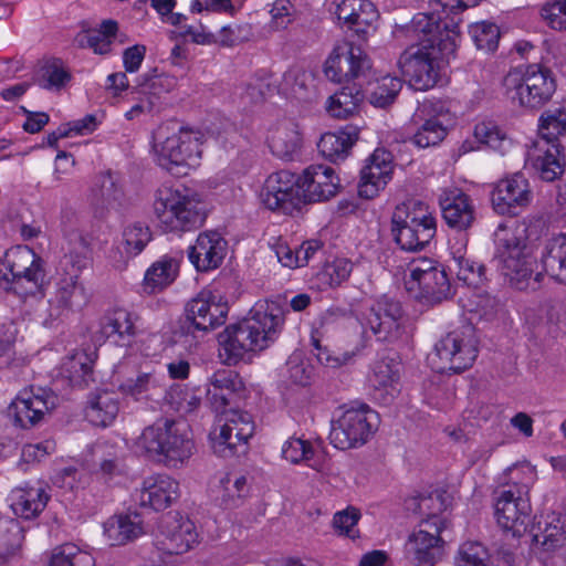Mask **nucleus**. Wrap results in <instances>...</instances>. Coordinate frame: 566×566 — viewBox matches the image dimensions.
Listing matches in <instances>:
<instances>
[{"mask_svg":"<svg viewBox=\"0 0 566 566\" xmlns=\"http://www.w3.org/2000/svg\"><path fill=\"white\" fill-rule=\"evenodd\" d=\"M480 0H431L428 11L413 17V30L420 39L407 49L398 66L409 85L417 91L432 88L446 63L455 56L461 43L459 13L478 6Z\"/></svg>","mask_w":566,"mask_h":566,"instance_id":"f257e3e1","label":"nucleus"},{"mask_svg":"<svg viewBox=\"0 0 566 566\" xmlns=\"http://www.w3.org/2000/svg\"><path fill=\"white\" fill-rule=\"evenodd\" d=\"M283 324L284 311L279 302H256L248 317L219 334L220 356L229 365L250 358L276 340Z\"/></svg>","mask_w":566,"mask_h":566,"instance_id":"f03ea898","label":"nucleus"},{"mask_svg":"<svg viewBox=\"0 0 566 566\" xmlns=\"http://www.w3.org/2000/svg\"><path fill=\"white\" fill-rule=\"evenodd\" d=\"M205 143L201 130L163 124L151 135L149 155L159 168L185 176L200 166Z\"/></svg>","mask_w":566,"mask_h":566,"instance_id":"7ed1b4c3","label":"nucleus"},{"mask_svg":"<svg viewBox=\"0 0 566 566\" xmlns=\"http://www.w3.org/2000/svg\"><path fill=\"white\" fill-rule=\"evenodd\" d=\"M495 256L500 270L507 282L516 290L535 289L541 273L533 247L527 243V227L511 220L500 223L494 231Z\"/></svg>","mask_w":566,"mask_h":566,"instance_id":"20e7f679","label":"nucleus"},{"mask_svg":"<svg viewBox=\"0 0 566 566\" xmlns=\"http://www.w3.org/2000/svg\"><path fill=\"white\" fill-rule=\"evenodd\" d=\"M135 449L168 468H179L192 457L196 447L186 422L163 420L142 431Z\"/></svg>","mask_w":566,"mask_h":566,"instance_id":"39448f33","label":"nucleus"},{"mask_svg":"<svg viewBox=\"0 0 566 566\" xmlns=\"http://www.w3.org/2000/svg\"><path fill=\"white\" fill-rule=\"evenodd\" d=\"M514 481L509 489L499 492L494 503V516L499 526L514 537L523 536L531 525L530 488L535 481V471L530 465L509 469Z\"/></svg>","mask_w":566,"mask_h":566,"instance_id":"423d86ee","label":"nucleus"},{"mask_svg":"<svg viewBox=\"0 0 566 566\" xmlns=\"http://www.w3.org/2000/svg\"><path fill=\"white\" fill-rule=\"evenodd\" d=\"M556 87L553 71L537 63L513 67L503 78L506 98L513 105L530 111L539 109L547 104Z\"/></svg>","mask_w":566,"mask_h":566,"instance_id":"0eeeda50","label":"nucleus"},{"mask_svg":"<svg viewBox=\"0 0 566 566\" xmlns=\"http://www.w3.org/2000/svg\"><path fill=\"white\" fill-rule=\"evenodd\" d=\"M154 213L165 231H190L202 221V198L186 188L161 187L156 192Z\"/></svg>","mask_w":566,"mask_h":566,"instance_id":"6e6552de","label":"nucleus"},{"mask_svg":"<svg viewBox=\"0 0 566 566\" xmlns=\"http://www.w3.org/2000/svg\"><path fill=\"white\" fill-rule=\"evenodd\" d=\"M391 222L396 242L407 251L423 249L437 231L433 210L428 203L417 199L398 205Z\"/></svg>","mask_w":566,"mask_h":566,"instance_id":"1a4fd4ad","label":"nucleus"},{"mask_svg":"<svg viewBox=\"0 0 566 566\" xmlns=\"http://www.w3.org/2000/svg\"><path fill=\"white\" fill-rule=\"evenodd\" d=\"M44 280L43 260L28 245H14L0 262V281L4 290L27 296L38 292Z\"/></svg>","mask_w":566,"mask_h":566,"instance_id":"9d476101","label":"nucleus"},{"mask_svg":"<svg viewBox=\"0 0 566 566\" xmlns=\"http://www.w3.org/2000/svg\"><path fill=\"white\" fill-rule=\"evenodd\" d=\"M254 433L252 417L238 409L216 415L208 433V447L218 458L230 459L244 448Z\"/></svg>","mask_w":566,"mask_h":566,"instance_id":"9b49d317","label":"nucleus"},{"mask_svg":"<svg viewBox=\"0 0 566 566\" xmlns=\"http://www.w3.org/2000/svg\"><path fill=\"white\" fill-rule=\"evenodd\" d=\"M476 356L478 340L473 328L467 325L443 336L428 361L438 373H460L471 367Z\"/></svg>","mask_w":566,"mask_h":566,"instance_id":"f8f14e48","label":"nucleus"},{"mask_svg":"<svg viewBox=\"0 0 566 566\" xmlns=\"http://www.w3.org/2000/svg\"><path fill=\"white\" fill-rule=\"evenodd\" d=\"M403 284L411 297L429 304L451 295V285L442 266L429 259H415L405 270Z\"/></svg>","mask_w":566,"mask_h":566,"instance_id":"ddd939ff","label":"nucleus"},{"mask_svg":"<svg viewBox=\"0 0 566 566\" xmlns=\"http://www.w3.org/2000/svg\"><path fill=\"white\" fill-rule=\"evenodd\" d=\"M377 413L366 405L350 406L333 423L331 443L339 450L365 444L377 426Z\"/></svg>","mask_w":566,"mask_h":566,"instance_id":"4468645a","label":"nucleus"},{"mask_svg":"<svg viewBox=\"0 0 566 566\" xmlns=\"http://www.w3.org/2000/svg\"><path fill=\"white\" fill-rule=\"evenodd\" d=\"M446 521L437 515L421 522L407 538L405 553L415 566H436L444 555V541L441 537Z\"/></svg>","mask_w":566,"mask_h":566,"instance_id":"2eb2a0df","label":"nucleus"},{"mask_svg":"<svg viewBox=\"0 0 566 566\" xmlns=\"http://www.w3.org/2000/svg\"><path fill=\"white\" fill-rule=\"evenodd\" d=\"M359 322L365 335L370 334L379 342H391L401 335L407 318L398 301L382 295L374 301Z\"/></svg>","mask_w":566,"mask_h":566,"instance_id":"dca6fc26","label":"nucleus"},{"mask_svg":"<svg viewBox=\"0 0 566 566\" xmlns=\"http://www.w3.org/2000/svg\"><path fill=\"white\" fill-rule=\"evenodd\" d=\"M57 405V397L42 387H28L19 391L8 407V418L21 429L40 423Z\"/></svg>","mask_w":566,"mask_h":566,"instance_id":"f3484780","label":"nucleus"},{"mask_svg":"<svg viewBox=\"0 0 566 566\" xmlns=\"http://www.w3.org/2000/svg\"><path fill=\"white\" fill-rule=\"evenodd\" d=\"M229 312L224 296L214 289H202L186 305L187 323L199 332L208 333L223 325Z\"/></svg>","mask_w":566,"mask_h":566,"instance_id":"a211bd4d","label":"nucleus"},{"mask_svg":"<svg viewBox=\"0 0 566 566\" xmlns=\"http://www.w3.org/2000/svg\"><path fill=\"white\" fill-rule=\"evenodd\" d=\"M297 176L289 170L269 175L260 191V202L271 211L290 214L302 205Z\"/></svg>","mask_w":566,"mask_h":566,"instance_id":"6ab92c4d","label":"nucleus"},{"mask_svg":"<svg viewBox=\"0 0 566 566\" xmlns=\"http://www.w3.org/2000/svg\"><path fill=\"white\" fill-rule=\"evenodd\" d=\"M134 358L124 356L114 366V378L118 382V391L127 399L136 402H147L158 396L164 389V376L155 368L139 371L135 377L120 380Z\"/></svg>","mask_w":566,"mask_h":566,"instance_id":"aec40b11","label":"nucleus"},{"mask_svg":"<svg viewBox=\"0 0 566 566\" xmlns=\"http://www.w3.org/2000/svg\"><path fill=\"white\" fill-rule=\"evenodd\" d=\"M490 199L497 214L515 216L532 202L533 192L522 174H513L493 185Z\"/></svg>","mask_w":566,"mask_h":566,"instance_id":"412c9836","label":"nucleus"},{"mask_svg":"<svg viewBox=\"0 0 566 566\" xmlns=\"http://www.w3.org/2000/svg\"><path fill=\"white\" fill-rule=\"evenodd\" d=\"M370 69V61L361 48L350 42L338 43L328 55L324 73L333 82L359 77Z\"/></svg>","mask_w":566,"mask_h":566,"instance_id":"4be33fe9","label":"nucleus"},{"mask_svg":"<svg viewBox=\"0 0 566 566\" xmlns=\"http://www.w3.org/2000/svg\"><path fill=\"white\" fill-rule=\"evenodd\" d=\"M395 163L391 153L384 148H376L365 160L360 170L358 193L366 199H373L391 181Z\"/></svg>","mask_w":566,"mask_h":566,"instance_id":"5701e85b","label":"nucleus"},{"mask_svg":"<svg viewBox=\"0 0 566 566\" xmlns=\"http://www.w3.org/2000/svg\"><path fill=\"white\" fill-rule=\"evenodd\" d=\"M161 549L169 554H184L199 543V533L195 523L179 513L163 517L159 525Z\"/></svg>","mask_w":566,"mask_h":566,"instance_id":"b1692460","label":"nucleus"},{"mask_svg":"<svg viewBox=\"0 0 566 566\" xmlns=\"http://www.w3.org/2000/svg\"><path fill=\"white\" fill-rule=\"evenodd\" d=\"M313 81L314 77L311 72L294 67L289 70L282 76L277 87H273V84L276 82V80H256L249 84L247 88V95L251 102L256 103L262 101L274 88H276L280 94H283L287 97L303 98L306 91L313 85Z\"/></svg>","mask_w":566,"mask_h":566,"instance_id":"393cba45","label":"nucleus"},{"mask_svg":"<svg viewBox=\"0 0 566 566\" xmlns=\"http://www.w3.org/2000/svg\"><path fill=\"white\" fill-rule=\"evenodd\" d=\"M297 179L302 203L328 200L339 188V178L329 166L312 165Z\"/></svg>","mask_w":566,"mask_h":566,"instance_id":"a878e982","label":"nucleus"},{"mask_svg":"<svg viewBox=\"0 0 566 566\" xmlns=\"http://www.w3.org/2000/svg\"><path fill=\"white\" fill-rule=\"evenodd\" d=\"M84 302V289L78 283L76 274L59 279L55 291L48 301V317L44 324L51 326L54 322L67 317L70 313L80 308Z\"/></svg>","mask_w":566,"mask_h":566,"instance_id":"bb28decb","label":"nucleus"},{"mask_svg":"<svg viewBox=\"0 0 566 566\" xmlns=\"http://www.w3.org/2000/svg\"><path fill=\"white\" fill-rule=\"evenodd\" d=\"M401 368V363L391 356H381L371 363L367 382L384 403L390 402L399 394Z\"/></svg>","mask_w":566,"mask_h":566,"instance_id":"cd10ccee","label":"nucleus"},{"mask_svg":"<svg viewBox=\"0 0 566 566\" xmlns=\"http://www.w3.org/2000/svg\"><path fill=\"white\" fill-rule=\"evenodd\" d=\"M226 253L227 241L217 231L201 232L187 250L188 259L198 272H209L219 268Z\"/></svg>","mask_w":566,"mask_h":566,"instance_id":"c85d7f7f","label":"nucleus"},{"mask_svg":"<svg viewBox=\"0 0 566 566\" xmlns=\"http://www.w3.org/2000/svg\"><path fill=\"white\" fill-rule=\"evenodd\" d=\"M335 14L358 35L368 36L377 30L379 13L369 0H342L336 4Z\"/></svg>","mask_w":566,"mask_h":566,"instance_id":"c756f323","label":"nucleus"},{"mask_svg":"<svg viewBox=\"0 0 566 566\" xmlns=\"http://www.w3.org/2000/svg\"><path fill=\"white\" fill-rule=\"evenodd\" d=\"M49 500V486L41 481L19 485L8 496L13 514L24 520L38 517L46 507Z\"/></svg>","mask_w":566,"mask_h":566,"instance_id":"7c9ffc66","label":"nucleus"},{"mask_svg":"<svg viewBox=\"0 0 566 566\" xmlns=\"http://www.w3.org/2000/svg\"><path fill=\"white\" fill-rule=\"evenodd\" d=\"M180 496L178 480L168 474H153L146 476L140 486L139 499L144 506L155 511L170 507Z\"/></svg>","mask_w":566,"mask_h":566,"instance_id":"2f4dec72","label":"nucleus"},{"mask_svg":"<svg viewBox=\"0 0 566 566\" xmlns=\"http://www.w3.org/2000/svg\"><path fill=\"white\" fill-rule=\"evenodd\" d=\"M442 217L454 230L469 229L475 219V209L468 195L457 187H446L439 195Z\"/></svg>","mask_w":566,"mask_h":566,"instance_id":"473e14b6","label":"nucleus"},{"mask_svg":"<svg viewBox=\"0 0 566 566\" xmlns=\"http://www.w3.org/2000/svg\"><path fill=\"white\" fill-rule=\"evenodd\" d=\"M266 145L271 154L282 160L295 159L303 147L300 125L292 120H280L268 128Z\"/></svg>","mask_w":566,"mask_h":566,"instance_id":"72a5a7b5","label":"nucleus"},{"mask_svg":"<svg viewBox=\"0 0 566 566\" xmlns=\"http://www.w3.org/2000/svg\"><path fill=\"white\" fill-rule=\"evenodd\" d=\"M250 493V485L240 472H222L210 485V495L214 503L223 509L240 506Z\"/></svg>","mask_w":566,"mask_h":566,"instance_id":"f704fd0d","label":"nucleus"},{"mask_svg":"<svg viewBox=\"0 0 566 566\" xmlns=\"http://www.w3.org/2000/svg\"><path fill=\"white\" fill-rule=\"evenodd\" d=\"M144 534H146V527L137 512L115 514L103 524L104 538L112 546L125 545Z\"/></svg>","mask_w":566,"mask_h":566,"instance_id":"c9c22d12","label":"nucleus"},{"mask_svg":"<svg viewBox=\"0 0 566 566\" xmlns=\"http://www.w3.org/2000/svg\"><path fill=\"white\" fill-rule=\"evenodd\" d=\"M527 160L545 181H553L564 172L558 143L536 140L528 150Z\"/></svg>","mask_w":566,"mask_h":566,"instance_id":"e433bc0d","label":"nucleus"},{"mask_svg":"<svg viewBox=\"0 0 566 566\" xmlns=\"http://www.w3.org/2000/svg\"><path fill=\"white\" fill-rule=\"evenodd\" d=\"M86 420L96 427L112 426L119 413V400L116 392L108 389L93 391L85 407Z\"/></svg>","mask_w":566,"mask_h":566,"instance_id":"4c0bfd02","label":"nucleus"},{"mask_svg":"<svg viewBox=\"0 0 566 566\" xmlns=\"http://www.w3.org/2000/svg\"><path fill=\"white\" fill-rule=\"evenodd\" d=\"M240 387L241 381L237 374L227 369L217 370L207 384V399L213 410L219 413L228 410L227 407Z\"/></svg>","mask_w":566,"mask_h":566,"instance_id":"58836bf2","label":"nucleus"},{"mask_svg":"<svg viewBox=\"0 0 566 566\" xmlns=\"http://www.w3.org/2000/svg\"><path fill=\"white\" fill-rule=\"evenodd\" d=\"M359 136V129L353 125H346L335 132L323 134L317 144L323 157L331 161L345 159Z\"/></svg>","mask_w":566,"mask_h":566,"instance_id":"ea45409f","label":"nucleus"},{"mask_svg":"<svg viewBox=\"0 0 566 566\" xmlns=\"http://www.w3.org/2000/svg\"><path fill=\"white\" fill-rule=\"evenodd\" d=\"M91 453L94 462L98 463L96 474H98L101 479L112 481L125 474L123 448L118 443L98 441L92 447Z\"/></svg>","mask_w":566,"mask_h":566,"instance_id":"a19ab883","label":"nucleus"},{"mask_svg":"<svg viewBox=\"0 0 566 566\" xmlns=\"http://www.w3.org/2000/svg\"><path fill=\"white\" fill-rule=\"evenodd\" d=\"M101 333L115 343L124 345L136 334V319L127 310L109 311L101 321Z\"/></svg>","mask_w":566,"mask_h":566,"instance_id":"79ce46f5","label":"nucleus"},{"mask_svg":"<svg viewBox=\"0 0 566 566\" xmlns=\"http://www.w3.org/2000/svg\"><path fill=\"white\" fill-rule=\"evenodd\" d=\"M364 95L359 88L345 86L329 95L325 103L326 114L335 119H347L359 112Z\"/></svg>","mask_w":566,"mask_h":566,"instance_id":"37998d69","label":"nucleus"},{"mask_svg":"<svg viewBox=\"0 0 566 566\" xmlns=\"http://www.w3.org/2000/svg\"><path fill=\"white\" fill-rule=\"evenodd\" d=\"M179 261L170 255H163L145 272L143 286L147 293H157L169 286L178 276Z\"/></svg>","mask_w":566,"mask_h":566,"instance_id":"c03bdc74","label":"nucleus"},{"mask_svg":"<svg viewBox=\"0 0 566 566\" xmlns=\"http://www.w3.org/2000/svg\"><path fill=\"white\" fill-rule=\"evenodd\" d=\"M473 135L476 142L501 155H505L514 146L513 138L509 133L493 120L476 123Z\"/></svg>","mask_w":566,"mask_h":566,"instance_id":"a18cd8bd","label":"nucleus"},{"mask_svg":"<svg viewBox=\"0 0 566 566\" xmlns=\"http://www.w3.org/2000/svg\"><path fill=\"white\" fill-rule=\"evenodd\" d=\"M542 262L551 276L566 283V234H558L547 242Z\"/></svg>","mask_w":566,"mask_h":566,"instance_id":"49530a36","label":"nucleus"},{"mask_svg":"<svg viewBox=\"0 0 566 566\" xmlns=\"http://www.w3.org/2000/svg\"><path fill=\"white\" fill-rule=\"evenodd\" d=\"M534 542L546 552H555L566 544V514L551 513L545 518L541 534L534 535Z\"/></svg>","mask_w":566,"mask_h":566,"instance_id":"de8ad7c7","label":"nucleus"},{"mask_svg":"<svg viewBox=\"0 0 566 566\" xmlns=\"http://www.w3.org/2000/svg\"><path fill=\"white\" fill-rule=\"evenodd\" d=\"M353 271V263L346 258H335L326 262L316 273L314 284L318 290H326L340 285Z\"/></svg>","mask_w":566,"mask_h":566,"instance_id":"09e8293b","label":"nucleus"},{"mask_svg":"<svg viewBox=\"0 0 566 566\" xmlns=\"http://www.w3.org/2000/svg\"><path fill=\"white\" fill-rule=\"evenodd\" d=\"M401 87L402 81L398 76L377 75L369 83L368 99L376 107H386L395 101Z\"/></svg>","mask_w":566,"mask_h":566,"instance_id":"8fccbe9b","label":"nucleus"},{"mask_svg":"<svg viewBox=\"0 0 566 566\" xmlns=\"http://www.w3.org/2000/svg\"><path fill=\"white\" fill-rule=\"evenodd\" d=\"M447 136V115L438 114L427 118L413 134L411 142L419 148L436 146Z\"/></svg>","mask_w":566,"mask_h":566,"instance_id":"3c124183","label":"nucleus"},{"mask_svg":"<svg viewBox=\"0 0 566 566\" xmlns=\"http://www.w3.org/2000/svg\"><path fill=\"white\" fill-rule=\"evenodd\" d=\"M166 400L176 412L188 415L197 410L200 406V389L188 385H176L167 392Z\"/></svg>","mask_w":566,"mask_h":566,"instance_id":"603ef678","label":"nucleus"},{"mask_svg":"<svg viewBox=\"0 0 566 566\" xmlns=\"http://www.w3.org/2000/svg\"><path fill=\"white\" fill-rule=\"evenodd\" d=\"M537 142L558 143L559 136L566 134V107L544 112L538 119Z\"/></svg>","mask_w":566,"mask_h":566,"instance_id":"864d4df0","label":"nucleus"},{"mask_svg":"<svg viewBox=\"0 0 566 566\" xmlns=\"http://www.w3.org/2000/svg\"><path fill=\"white\" fill-rule=\"evenodd\" d=\"M460 302L464 311L480 318L491 317L499 305L497 301L489 295L483 287L469 290L468 293L460 298Z\"/></svg>","mask_w":566,"mask_h":566,"instance_id":"5fc2aeb1","label":"nucleus"},{"mask_svg":"<svg viewBox=\"0 0 566 566\" xmlns=\"http://www.w3.org/2000/svg\"><path fill=\"white\" fill-rule=\"evenodd\" d=\"M48 566H95V558L74 544H64L53 551Z\"/></svg>","mask_w":566,"mask_h":566,"instance_id":"6e6d98bb","label":"nucleus"},{"mask_svg":"<svg viewBox=\"0 0 566 566\" xmlns=\"http://www.w3.org/2000/svg\"><path fill=\"white\" fill-rule=\"evenodd\" d=\"M22 538V530L15 520L0 521V563L18 553Z\"/></svg>","mask_w":566,"mask_h":566,"instance_id":"4d7b16f0","label":"nucleus"},{"mask_svg":"<svg viewBox=\"0 0 566 566\" xmlns=\"http://www.w3.org/2000/svg\"><path fill=\"white\" fill-rule=\"evenodd\" d=\"M314 455V448L312 443L307 440H303L301 438H290L282 446V457L293 463L298 464L301 462H306L308 467L321 471L322 467L314 462L311 463V460Z\"/></svg>","mask_w":566,"mask_h":566,"instance_id":"13d9d810","label":"nucleus"},{"mask_svg":"<svg viewBox=\"0 0 566 566\" xmlns=\"http://www.w3.org/2000/svg\"><path fill=\"white\" fill-rule=\"evenodd\" d=\"M457 279L469 290L483 287L486 282L485 268L473 259L465 258L455 263Z\"/></svg>","mask_w":566,"mask_h":566,"instance_id":"bf43d9fd","label":"nucleus"},{"mask_svg":"<svg viewBox=\"0 0 566 566\" xmlns=\"http://www.w3.org/2000/svg\"><path fill=\"white\" fill-rule=\"evenodd\" d=\"M71 78L70 73L59 60L46 62L40 70L39 84L46 90L57 91Z\"/></svg>","mask_w":566,"mask_h":566,"instance_id":"052dcab7","label":"nucleus"},{"mask_svg":"<svg viewBox=\"0 0 566 566\" xmlns=\"http://www.w3.org/2000/svg\"><path fill=\"white\" fill-rule=\"evenodd\" d=\"M469 33L479 50L494 51L497 46L500 30L496 24L488 21L470 25Z\"/></svg>","mask_w":566,"mask_h":566,"instance_id":"680f3d73","label":"nucleus"},{"mask_svg":"<svg viewBox=\"0 0 566 566\" xmlns=\"http://www.w3.org/2000/svg\"><path fill=\"white\" fill-rule=\"evenodd\" d=\"M489 553L479 542H465L454 556V566H488Z\"/></svg>","mask_w":566,"mask_h":566,"instance_id":"e2e57ef3","label":"nucleus"},{"mask_svg":"<svg viewBox=\"0 0 566 566\" xmlns=\"http://www.w3.org/2000/svg\"><path fill=\"white\" fill-rule=\"evenodd\" d=\"M539 15L544 23L556 31L566 30V0H546L542 3Z\"/></svg>","mask_w":566,"mask_h":566,"instance_id":"0e129e2a","label":"nucleus"},{"mask_svg":"<svg viewBox=\"0 0 566 566\" xmlns=\"http://www.w3.org/2000/svg\"><path fill=\"white\" fill-rule=\"evenodd\" d=\"M151 239L149 228L142 222H133L123 231L122 242L134 254L138 255Z\"/></svg>","mask_w":566,"mask_h":566,"instance_id":"69168bd1","label":"nucleus"},{"mask_svg":"<svg viewBox=\"0 0 566 566\" xmlns=\"http://www.w3.org/2000/svg\"><path fill=\"white\" fill-rule=\"evenodd\" d=\"M360 516L358 509L348 506L345 510L335 513L333 517V526L340 535L355 539L359 536V532L356 526Z\"/></svg>","mask_w":566,"mask_h":566,"instance_id":"338daca9","label":"nucleus"},{"mask_svg":"<svg viewBox=\"0 0 566 566\" xmlns=\"http://www.w3.org/2000/svg\"><path fill=\"white\" fill-rule=\"evenodd\" d=\"M287 378L291 384L305 387L311 384L313 378V367L301 359L300 356L293 355L287 360Z\"/></svg>","mask_w":566,"mask_h":566,"instance_id":"774afa93","label":"nucleus"}]
</instances>
